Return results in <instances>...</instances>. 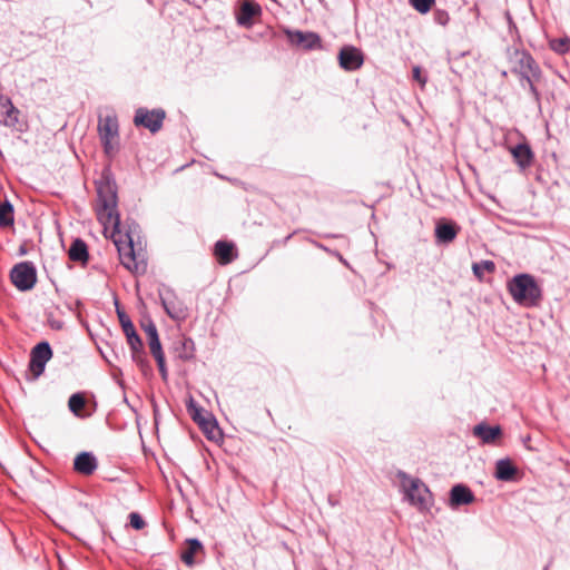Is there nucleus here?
Segmentation results:
<instances>
[{"mask_svg": "<svg viewBox=\"0 0 570 570\" xmlns=\"http://www.w3.org/2000/svg\"><path fill=\"white\" fill-rule=\"evenodd\" d=\"M508 289L514 302L527 307L537 306L541 299V289L529 274L514 276L508 283Z\"/></svg>", "mask_w": 570, "mask_h": 570, "instance_id": "obj_2", "label": "nucleus"}, {"mask_svg": "<svg viewBox=\"0 0 570 570\" xmlns=\"http://www.w3.org/2000/svg\"><path fill=\"white\" fill-rule=\"evenodd\" d=\"M198 425L207 433H210L213 430L216 429L215 421L210 415H206L205 419H202Z\"/></svg>", "mask_w": 570, "mask_h": 570, "instance_id": "obj_32", "label": "nucleus"}, {"mask_svg": "<svg viewBox=\"0 0 570 570\" xmlns=\"http://www.w3.org/2000/svg\"><path fill=\"white\" fill-rule=\"evenodd\" d=\"M13 224V207L9 202L0 204V226L8 227Z\"/></svg>", "mask_w": 570, "mask_h": 570, "instance_id": "obj_24", "label": "nucleus"}, {"mask_svg": "<svg viewBox=\"0 0 570 570\" xmlns=\"http://www.w3.org/2000/svg\"><path fill=\"white\" fill-rule=\"evenodd\" d=\"M474 275L481 279L484 273H492L495 269V265L492 261H482L480 263H474L472 266Z\"/></svg>", "mask_w": 570, "mask_h": 570, "instance_id": "obj_25", "label": "nucleus"}, {"mask_svg": "<svg viewBox=\"0 0 570 570\" xmlns=\"http://www.w3.org/2000/svg\"><path fill=\"white\" fill-rule=\"evenodd\" d=\"M410 4L420 13H428L435 0H409Z\"/></svg>", "mask_w": 570, "mask_h": 570, "instance_id": "obj_29", "label": "nucleus"}, {"mask_svg": "<svg viewBox=\"0 0 570 570\" xmlns=\"http://www.w3.org/2000/svg\"><path fill=\"white\" fill-rule=\"evenodd\" d=\"M165 119V111L163 109L147 110L139 108L136 111L134 122L136 126H142L149 129L151 132H157Z\"/></svg>", "mask_w": 570, "mask_h": 570, "instance_id": "obj_7", "label": "nucleus"}, {"mask_svg": "<svg viewBox=\"0 0 570 570\" xmlns=\"http://www.w3.org/2000/svg\"><path fill=\"white\" fill-rule=\"evenodd\" d=\"M259 12V7L253 2H244L240 9L238 22L245 24Z\"/></svg>", "mask_w": 570, "mask_h": 570, "instance_id": "obj_23", "label": "nucleus"}, {"mask_svg": "<svg viewBox=\"0 0 570 570\" xmlns=\"http://www.w3.org/2000/svg\"><path fill=\"white\" fill-rule=\"evenodd\" d=\"M338 62L344 70L354 71L362 67L364 56L358 48L345 46L340 50Z\"/></svg>", "mask_w": 570, "mask_h": 570, "instance_id": "obj_9", "label": "nucleus"}, {"mask_svg": "<svg viewBox=\"0 0 570 570\" xmlns=\"http://www.w3.org/2000/svg\"><path fill=\"white\" fill-rule=\"evenodd\" d=\"M10 277L18 289L29 291L37 282L36 267L31 262H21L11 269Z\"/></svg>", "mask_w": 570, "mask_h": 570, "instance_id": "obj_6", "label": "nucleus"}, {"mask_svg": "<svg viewBox=\"0 0 570 570\" xmlns=\"http://www.w3.org/2000/svg\"><path fill=\"white\" fill-rule=\"evenodd\" d=\"M512 72L521 78V86L534 92L532 78L538 75V66L533 58L524 51H515L512 56Z\"/></svg>", "mask_w": 570, "mask_h": 570, "instance_id": "obj_5", "label": "nucleus"}, {"mask_svg": "<svg viewBox=\"0 0 570 570\" xmlns=\"http://www.w3.org/2000/svg\"><path fill=\"white\" fill-rule=\"evenodd\" d=\"M0 112L3 116L6 126L13 127L18 122L19 110L14 106L12 108H3Z\"/></svg>", "mask_w": 570, "mask_h": 570, "instance_id": "obj_27", "label": "nucleus"}, {"mask_svg": "<svg viewBox=\"0 0 570 570\" xmlns=\"http://www.w3.org/2000/svg\"><path fill=\"white\" fill-rule=\"evenodd\" d=\"M233 250L234 246L230 243L218 240L215 244V255L222 265H226L234 259Z\"/></svg>", "mask_w": 570, "mask_h": 570, "instance_id": "obj_18", "label": "nucleus"}, {"mask_svg": "<svg viewBox=\"0 0 570 570\" xmlns=\"http://www.w3.org/2000/svg\"><path fill=\"white\" fill-rule=\"evenodd\" d=\"M156 362H157V365H158V368H159V372L163 376V379H166L167 376V368H166V365H165V356L164 354H160V355H157V356H154Z\"/></svg>", "mask_w": 570, "mask_h": 570, "instance_id": "obj_34", "label": "nucleus"}, {"mask_svg": "<svg viewBox=\"0 0 570 570\" xmlns=\"http://www.w3.org/2000/svg\"><path fill=\"white\" fill-rule=\"evenodd\" d=\"M518 470L509 459H501L495 463L494 476L500 481H511Z\"/></svg>", "mask_w": 570, "mask_h": 570, "instance_id": "obj_17", "label": "nucleus"}, {"mask_svg": "<svg viewBox=\"0 0 570 570\" xmlns=\"http://www.w3.org/2000/svg\"><path fill=\"white\" fill-rule=\"evenodd\" d=\"M186 543H187V549L181 552V560L187 566H194V563H195L194 556H195V553H197L198 551L202 550L203 546H202L200 541L197 539H188L186 541Z\"/></svg>", "mask_w": 570, "mask_h": 570, "instance_id": "obj_21", "label": "nucleus"}, {"mask_svg": "<svg viewBox=\"0 0 570 570\" xmlns=\"http://www.w3.org/2000/svg\"><path fill=\"white\" fill-rule=\"evenodd\" d=\"M13 104L10 98L0 96V110L3 108H12Z\"/></svg>", "mask_w": 570, "mask_h": 570, "instance_id": "obj_36", "label": "nucleus"}, {"mask_svg": "<svg viewBox=\"0 0 570 570\" xmlns=\"http://www.w3.org/2000/svg\"><path fill=\"white\" fill-rule=\"evenodd\" d=\"M98 466L96 458L89 452H81L75 458L73 469L83 475L92 474Z\"/></svg>", "mask_w": 570, "mask_h": 570, "instance_id": "obj_13", "label": "nucleus"}, {"mask_svg": "<svg viewBox=\"0 0 570 570\" xmlns=\"http://www.w3.org/2000/svg\"><path fill=\"white\" fill-rule=\"evenodd\" d=\"M96 214L104 226V233L110 237L119 255L120 263L132 273H144L146 263L140 253L134 249V243L128 234L119 229L120 219L117 210V193L110 183L99 184Z\"/></svg>", "mask_w": 570, "mask_h": 570, "instance_id": "obj_1", "label": "nucleus"}, {"mask_svg": "<svg viewBox=\"0 0 570 570\" xmlns=\"http://www.w3.org/2000/svg\"><path fill=\"white\" fill-rule=\"evenodd\" d=\"M187 411L196 423H199L202 419H205L206 415H209L193 399H190L187 403Z\"/></svg>", "mask_w": 570, "mask_h": 570, "instance_id": "obj_26", "label": "nucleus"}, {"mask_svg": "<svg viewBox=\"0 0 570 570\" xmlns=\"http://www.w3.org/2000/svg\"><path fill=\"white\" fill-rule=\"evenodd\" d=\"M502 431L500 426H489L487 424H478L473 429V434L482 440L483 443L490 444L493 443L500 435Z\"/></svg>", "mask_w": 570, "mask_h": 570, "instance_id": "obj_16", "label": "nucleus"}, {"mask_svg": "<svg viewBox=\"0 0 570 570\" xmlns=\"http://www.w3.org/2000/svg\"><path fill=\"white\" fill-rule=\"evenodd\" d=\"M413 79L417 81L423 88L428 81L426 77L422 75V70L419 66H415L412 70Z\"/></svg>", "mask_w": 570, "mask_h": 570, "instance_id": "obj_33", "label": "nucleus"}, {"mask_svg": "<svg viewBox=\"0 0 570 570\" xmlns=\"http://www.w3.org/2000/svg\"><path fill=\"white\" fill-rule=\"evenodd\" d=\"M474 501V495L472 491L463 485L456 484L451 489L450 493V503L453 507L470 504Z\"/></svg>", "mask_w": 570, "mask_h": 570, "instance_id": "obj_14", "label": "nucleus"}, {"mask_svg": "<svg viewBox=\"0 0 570 570\" xmlns=\"http://www.w3.org/2000/svg\"><path fill=\"white\" fill-rule=\"evenodd\" d=\"M401 485L406 500L419 509H426L431 503V492L417 478H411L404 472L399 473Z\"/></svg>", "mask_w": 570, "mask_h": 570, "instance_id": "obj_3", "label": "nucleus"}, {"mask_svg": "<svg viewBox=\"0 0 570 570\" xmlns=\"http://www.w3.org/2000/svg\"><path fill=\"white\" fill-rule=\"evenodd\" d=\"M86 405V400L81 393H75L69 397L68 406L69 410L78 417H87L89 414H85L81 411Z\"/></svg>", "mask_w": 570, "mask_h": 570, "instance_id": "obj_22", "label": "nucleus"}, {"mask_svg": "<svg viewBox=\"0 0 570 570\" xmlns=\"http://www.w3.org/2000/svg\"><path fill=\"white\" fill-rule=\"evenodd\" d=\"M69 257L73 262H87L88 250L86 243L81 239L73 240L69 248Z\"/></svg>", "mask_w": 570, "mask_h": 570, "instance_id": "obj_20", "label": "nucleus"}, {"mask_svg": "<svg viewBox=\"0 0 570 570\" xmlns=\"http://www.w3.org/2000/svg\"><path fill=\"white\" fill-rule=\"evenodd\" d=\"M129 523L136 530H141L146 525L141 515L137 512H131L129 514Z\"/></svg>", "mask_w": 570, "mask_h": 570, "instance_id": "obj_31", "label": "nucleus"}, {"mask_svg": "<svg viewBox=\"0 0 570 570\" xmlns=\"http://www.w3.org/2000/svg\"><path fill=\"white\" fill-rule=\"evenodd\" d=\"M160 299L167 315L175 321H183L187 317V307L171 292L160 294Z\"/></svg>", "mask_w": 570, "mask_h": 570, "instance_id": "obj_10", "label": "nucleus"}, {"mask_svg": "<svg viewBox=\"0 0 570 570\" xmlns=\"http://www.w3.org/2000/svg\"><path fill=\"white\" fill-rule=\"evenodd\" d=\"M291 41L305 49H313L321 46V38L314 32L295 31L289 33Z\"/></svg>", "mask_w": 570, "mask_h": 570, "instance_id": "obj_15", "label": "nucleus"}, {"mask_svg": "<svg viewBox=\"0 0 570 570\" xmlns=\"http://www.w3.org/2000/svg\"><path fill=\"white\" fill-rule=\"evenodd\" d=\"M148 344H149L150 353L153 354V356L164 354L158 335L149 337Z\"/></svg>", "mask_w": 570, "mask_h": 570, "instance_id": "obj_30", "label": "nucleus"}, {"mask_svg": "<svg viewBox=\"0 0 570 570\" xmlns=\"http://www.w3.org/2000/svg\"><path fill=\"white\" fill-rule=\"evenodd\" d=\"M119 321L121 324V327L124 330V333L127 336V341L134 352V354L140 352L142 347V343L138 334L136 333L135 326L131 323V321L128 318V316L118 311Z\"/></svg>", "mask_w": 570, "mask_h": 570, "instance_id": "obj_11", "label": "nucleus"}, {"mask_svg": "<svg viewBox=\"0 0 570 570\" xmlns=\"http://www.w3.org/2000/svg\"><path fill=\"white\" fill-rule=\"evenodd\" d=\"M510 153L521 169L531 166L534 155L528 144H518L510 148Z\"/></svg>", "mask_w": 570, "mask_h": 570, "instance_id": "obj_12", "label": "nucleus"}, {"mask_svg": "<svg viewBox=\"0 0 570 570\" xmlns=\"http://www.w3.org/2000/svg\"><path fill=\"white\" fill-rule=\"evenodd\" d=\"M550 48L558 53H564L570 49V40L568 38L553 39L550 41Z\"/></svg>", "mask_w": 570, "mask_h": 570, "instance_id": "obj_28", "label": "nucleus"}, {"mask_svg": "<svg viewBox=\"0 0 570 570\" xmlns=\"http://www.w3.org/2000/svg\"><path fill=\"white\" fill-rule=\"evenodd\" d=\"M458 234V228L453 224H438L435 228V236L441 243H451Z\"/></svg>", "mask_w": 570, "mask_h": 570, "instance_id": "obj_19", "label": "nucleus"}, {"mask_svg": "<svg viewBox=\"0 0 570 570\" xmlns=\"http://www.w3.org/2000/svg\"><path fill=\"white\" fill-rule=\"evenodd\" d=\"M98 132L106 155L115 156L119 148V127L116 116L108 115L99 118Z\"/></svg>", "mask_w": 570, "mask_h": 570, "instance_id": "obj_4", "label": "nucleus"}, {"mask_svg": "<svg viewBox=\"0 0 570 570\" xmlns=\"http://www.w3.org/2000/svg\"><path fill=\"white\" fill-rule=\"evenodd\" d=\"M51 356L52 351L47 342H41L32 348L29 368L35 379L39 377L43 373L46 363L51 358Z\"/></svg>", "mask_w": 570, "mask_h": 570, "instance_id": "obj_8", "label": "nucleus"}, {"mask_svg": "<svg viewBox=\"0 0 570 570\" xmlns=\"http://www.w3.org/2000/svg\"><path fill=\"white\" fill-rule=\"evenodd\" d=\"M144 330H145V333H146V336H147V340L149 337H153L155 335H158V332H157V328H156V325L149 321L147 324H144Z\"/></svg>", "mask_w": 570, "mask_h": 570, "instance_id": "obj_35", "label": "nucleus"}]
</instances>
